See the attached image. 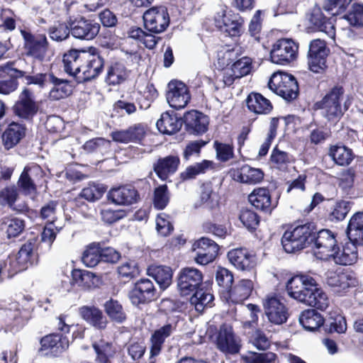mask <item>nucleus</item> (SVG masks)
Returning a JSON list of instances; mask_svg holds the SVG:
<instances>
[{"mask_svg": "<svg viewBox=\"0 0 363 363\" xmlns=\"http://www.w3.org/2000/svg\"><path fill=\"white\" fill-rule=\"evenodd\" d=\"M294 161V157L286 152L275 147L271 155V162L279 169H285Z\"/></svg>", "mask_w": 363, "mask_h": 363, "instance_id": "680f3d73", "label": "nucleus"}, {"mask_svg": "<svg viewBox=\"0 0 363 363\" xmlns=\"http://www.w3.org/2000/svg\"><path fill=\"white\" fill-rule=\"evenodd\" d=\"M83 66L81 76L77 77L79 83L89 81L96 77L101 73L104 67V59L98 54L85 51L82 58Z\"/></svg>", "mask_w": 363, "mask_h": 363, "instance_id": "dca6fc26", "label": "nucleus"}, {"mask_svg": "<svg viewBox=\"0 0 363 363\" xmlns=\"http://www.w3.org/2000/svg\"><path fill=\"white\" fill-rule=\"evenodd\" d=\"M176 330V324L168 323L156 330L151 337L150 363H153V358L157 356L162 350V345L166 338L169 337Z\"/></svg>", "mask_w": 363, "mask_h": 363, "instance_id": "5701e85b", "label": "nucleus"}, {"mask_svg": "<svg viewBox=\"0 0 363 363\" xmlns=\"http://www.w3.org/2000/svg\"><path fill=\"white\" fill-rule=\"evenodd\" d=\"M86 50H71L63 55L65 72L77 78L81 76L83 61Z\"/></svg>", "mask_w": 363, "mask_h": 363, "instance_id": "412c9836", "label": "nucleus"}, {"mask_svg": "<svg viewBox=\"0 0 363 363\" xmlns=\"http://www.w3.org/2000/svg\"><path fill=\"white\" fill-rule=\"evenodd\" d=\"M106 189L99 184H90L84 187L80 192L79 196L90 202H94L100 199Z\"/></svg>", "mask_w": 363, "mask_h": 363, "instance_id": "e2e57ef3", "label": "nucleus"}, {"mask_svg": "<svg viewBox=\"0 0 363 363\" xmlns=\"http://www.w3.org/2000/svg\"><path fill=\"white\" fill-rule=\"evenodd\" d=\"M79 312L81 317L94 328L102 330L106 327L107 319L98 308L84 306L79 308Z\"/></svg>", "mask_w": 363, "mask_h": 363, "instance_id": "cd10ccee", "label": "nucleus"}, {"mask_svg": "<svg viewBox=\"0 0 363 363\" xmlns=\"http://www.w3.org/2000/svg\"><path fill=\"white\" fill-rule=\"evenodd\" d=\"M200 206L213 211L219 207V199L216 192L214 191L213 184L211 182L204 183L201 186Z\"/></svg>", "mask_w": 363, "mask_h": 363, "instance_id": "c756f323", "label": "nucleus"}, {"mask_svg": "<svg viewBox=\"0 0 363 363\" xmlns=\"http://www.w3.org/2000/svg\"><path fill=\"white\" fill-rule=\"evenodd\" d=\"M213 162L209 160H203L201 162L196 163L194 165L188 167L180 174L182 180H189L194 179L197 175L203 174L211 167Z\"/></svg>", "mask_w": 363, "mask_h": 363, "instance_id": "6e6d98bb", "label": "nucleus"}, {"mask_svg": "<svg viewBox=\"0 0 363 363\" xmlns=\"http://www.w3.org/2000/svg\"><path fill=\"white\" fill-rule=\"evenodd\" d=\"M203 282V274L198 269L185 267L177 277V287L183 296L189 295L199 289Z\"/></svg>", "mask_w": 363, "mask_h": 363, "instance_id": "1a4fd4ad", "label": "nucleus"}, {"mask_svg": "<svg viewBox=\"0 0 363 363\" xmlns=\"http://www.w3.org/2000/svg\"><path fill=\"white\" fill-rule=\"evenodd\" d=\"M328 155L340 166L348 165L353 160L352 150L343 145H333L329 149Z\"/></svg>", "mask_w": 363, "mask_h": 363, "instance_id": "79ce46f5", "label": "nucleus"}, {"mask_svg": "<svg viewBox=\"0 0 363 363\" xmlns=\"http://www.w3.org/2000/svg\"><path fill=\"white\" fill-rule=\"evenodd\" d=\"M347 233L350 241L363 244V213H357L350 218Z\"/></svg>", "mask_w": 363, "mask_h": 363, "instance_id": "4c0bfd02", "label": "nucleus"}, {"mask_svg": "<svg viewBox=\"0 0 363 363\" xmlns=\"http://www.w3.org/2000/svg\"><path fill=\"white\" fill-rule=\"evenodd\" d=\"M253 282L250 279H242L228 291L229 298L235 303H242L251 294Z\"/></svg>", "mask_w": 363, "mask_h": 363, "instance_id": "72a5a7b5", "label": "nucleus"}, {"mask_svg": "<svg viewBox=\"0 0 363 363\" xmlns=\"http://www.w3.org/2000/svg\"><path fill=\"white\" fill-rule=\"evenodd\" d=\"M191 298V303L195 306L197 311L201 312L206 307H211L213 296L210 292L203 289H196Z\"/></svg>", "mask_w": 363, "mask_h": 363, "instance_id": "603ef678", "label": "nucleus"}, {"mask_svg": "<svg viewBox=\"0 0 363 363\" xmlns=\"http://www.w3.org/2000/svg\"><path fill=\"white\" fill-rule=\"evenodd\" d=\"M72 277L73 282L84 289H90L96 286L98 281L94 273L82 269H74Z\"/></svg>", "mask_w": 363, "mask_h": 363, "instance_id": "37998d69", "label": "nucleus"}, {"mask_svg": "<svg viewBox=\"0 0 363 363\" xmlns=\"http://www.w3.org/2000/svg\"><path fill=\"white\" fill-rule=\"evenodd\" d=\"M228 257L235 267L242 271L250 270L255 266V257L245 249H233L228 252Z\"/></svg>", "mask_w": 363, "mask_h": 363, "instance_id": "393cba45", "label": "nucleus"}, {"mask_svg": "<svg viewBox=\"0 0 363 363\" xmlns=\"http://www.w3.org/2000/svg\"><path fill=\"white\" fill-rule=\"evenodd\" d=\"M166 94L169 105L175 108H184L189 102L191 96L188 87L180 81H171L167 85Z\"/></svg>", "mask_w": 363, "mask_h": 363, "instance_id": "ddd939ff", "label": "nucleus"}, {"mask_svg": "<svg viewBox=\"0 0 363 363\" xmlns=\"http://www.w3.org/2000/svg\"><path fill=\"white\" fill-rule=\"evenodd\" d=\"M13 112L20 118L30 119L38 112V107L35 101L33 93L25 88L21 93L18 100L13 107Z\"/></svg>", "mask_w": 363, "mask_h": 363, "instance_id": "f3484780", "label": "nucleus"}, {"mask_svg": "<svg viewBox=\"0 0 363 363\" xmlns=\"http://www.w3.org/2000/svg\"><path fill=\"white\" fill-rule=\"evenodd\" d=\"M93 348L96 354V361L99 363H108L116 352V350L112 344L104 340L94 342L93 343Z\"/></svg>", "mask_w": 363, "mask_h": 363, "instance_id": "49530a36", "label": "nucleus"}, {"mask_svg": "<svg viewBox=\"0 0 363 363\" xmlns=\"http://www.w3.org/2000/svg\"><path fill=\"white\" fill-rule=\"evenodd\" d=\"M104 308L106 314L113 321L121 323L126 319L125 313L118 301L113 299L107 301L104 304Z\"/></svg>", "mask_w": 363, "mask_h": 363, "instance_id": "3c124183", "label": "nucleus"}, {"mask_svg": "<svg viewBox=\"0 0 363 363\" xmlns=\"http://www.w3.org/2000/svg\"><path fill=\"white\" fill-rule=\"evenodd\" d=\"M264 314L267 321H263L262 328L269 333L274 332V325L286 322L288 311L285 305L275 296H267L263 300Z\"/></svg>", "mask_w": 363, "mask_h": 363, "instance_id": "7ed1b4c3", "label": "nucleus"}, {"mask_svg": "<svg viewBox=\"0 0 363 363\" xmlns=\"http://www.w3.org/2000/svg\"><path fill=\"white\" fill-rule=\"evenodd\" d=\"M276 354L273 352H249L242 357L245 363H274Z\"/></svg>", "mask_w": 363, "mask_h": 363, "instance_id": "69168bd1", "label": "nucleus"}, {"mask_svg": "<svg viewBox=\"0 0 363 363\" xmlns=\"http://www.w3.org/2000/svg\"><path fill=\"white\" fill-rule=\"evenodd\" d=\"M1 314L6 316V321L9 323L11 320H14L17 324H21L23 319L28 318V311H21L18 303H11L9 307L1 311Z\"/></svg>", "mask_w": 363, "mask_h": 363, "instance_id": "8fccbe9b", "label": "nucleus"}, {"mask_svg": "<svg viewBox=\"0 0 363 363\" xmlns=\"http://www.w3.org/2000/svg\"><path fill=\"white\" fill-rule=\"evenodd\" d=\"M248 109L257 114H268L272 110L269 100L259 93H251L246 99Z\"/></svg>", "mask_w": 363, "mask_h": 363, "instance_id": "f704fd0d", "label": "nucleus"}, {"mask_svg": "<svg viewBox=\"0 0 363 363\" xmlns=\"http://www.w3.org/2000/svg\"><path fill=\"white\" fill-rule=\"evenodd\" d=\"M330 49L326 43L320 39H315L309 44L307 55L309 69L315 73H320L326 68V58Z\"/></svg>", "mask_w": 363, "mask_h": 363, "instance_id": "6e6552de", "label": "nucleus"}, {"mask_svg": "<svg viewBox=\"0 0 363 363\" xmlns=\"http://www.w3.org/2000/svg\"><path fill=\"white\" fill-rule=\"evenodd\" d=\"M18 272H20V269L17 267L13 257L9 256L6 259L0 260V283L5 278H11Z\"/></svg>", "mask_w": 363, "mask_h": 363, "instance_id": "bf43d9fd", "label": "nucleus"}, {"mask_svg": "<svg viewBox=\"0 0 363 363\" xmlns=\"http://www.w3.org/2000/svg\"><path fill=\"white\" fill-rule=\"evenodd\" d=\"M192 249L196 252V262L206 265L214 260L219 247L213 240L208 238H201L193 244Z\"/></svg>", "mask_w": 363, "mask_h": 363, "instance_id": "2eb2a0df", "label": "nucleus"}, {"mask_svg": "<svg viewBox=\"0 0 363 363\" xmlns=\"http://www.w3.org/2000/svg\"><path fill=\"white\" fill-rule=\"evenodd\" d=\"M6 233L8 238H15L19 235L24 229V221L20 218H13L4 222Z\"/></svg>", "mask_w": 363, "mask_h": 363, "instance_id": "338daca9", "label": "nucleus"}, {"mask_svg": "<svg viewBox=\"0 0 363 363\" xmlns=\"http://www.w3.org/2000/svg\"><path fill=\"white\" fill-rule=\"evenodd\" d=\"M137 190L130 185L121 186L111 189L108 194V199L120 206L132 205L139 200Z\"/></svg>", "mask_w": 363, "mask_h": 363, "instance_id": "6ab92c4d", "label": "nucleus"}, {"mask_svg": "<svg viewBox=\"0 0 363 363\" xmlns=\"http://www.w3.org/2000/svg\"><path fill=\"white\" fill-rule=\"evenodd\" d=\"M229 174L234 181L248 184H257L264 177V173L261 169L252 168L247 164L240 168L231 169Z\"/></svg>", "mask_w": 363, "mask_h": 363, "instance_id": "aec40b11", "label": "nucleus"}, {"mask_svg": "<svg viewBox=\"0 0 363 363\" xmlns=\"http://www.w3.org/2000/svg\"><path fill=\"white\" fill-rule=\"evenodd\" d=\"M170 194L166 184L159 186L155 189L153 204L160 210L164 209L169 202Z\"/></svg>", "mask_w": 363, "mask_h": 363, "instance_id": "052dcab7", "label": "nucleus"}, {"mask_svg": "<svg viewBox=\"0 0 363 363\" xmlns=\"http://www.w3.org/2000/svg\"><path fill=\"white\" fill-rule=\"evenodd\" d=\"M338 19H344L350 23H363V4H353L348 13L341 16Z\"/></svg>", "mask_w": 363, "mask_h": 363, "instance_id": "774afa93", "label": "nucleus"}, {"mask_svg": "<svg viewBox=\"0 0 363 363\" xmlns=\"http://www.w3.org/2000/svg\"><path fill=\"white\" fill-rule=\"evenodd\" d=\"M145 130L141 124H135L126 130L114 131L111 133L113 140L122 143L140 142L145 137Z\"/></svg>", "mask_w": 363, "mask_h": 363, "instance_id": "b1692460", "label": "nucleus"}, {"mask_svg": "<svg viewBox=\"0 0 363 363\" xmlns=\"http://www.w3.org/2000/svg\"><path fill=\"white\" fill-rule=\"evenodd\" d=\"M299 322L306 330L314 331L323 325L324 318L315 309H307L300 315Z\"/></svg>", "mask_w": 363, "mask_h": 363, "instance_id": "a19ab883", "label": "nucleus"}, {"mask_svg": "<svg viewBox=\"0 0 363 363\" xmlns=\"http://www.w3.org/2000/svg\"><path fill=\"white\" fill-rule=\"evenodd\" d=\"M182 123V120L175 114L165 112L162 114L156 125L160 132L163 134L172 135L181 129Z\"/></svg>", "mask_w": 363, "mask_h": 363, "instance_id": "2f4dec72", "label": "nucleus"}, {"mask_svg": "<svg viewBox=\"0 0 363 363\" xmlns=\"http://www.w3.org/2000/svg\"><path fill=\"white\" fill-rule=\"evenodd\" d=\"M351 104V99L345 94L344 89L340 86H335L316 105L328 121L335 122L342 118Z\"/></svg>", "mask_w": 363, "mask_h": 363, "instance_id": "f257e3e1", "label": "nucleus"}, {"mask_svg": "<svg viewBox=\"0 0 363 363\" xmlns=\"http://www.w3.org/2000/svg\"><path fill=\"white\" fill-rule=\"evenodd\" d=\"M264 330L262 328V324L259 328L248 333L249 341L258 350H264L270 345V342L266 335Z\"/></svg>", "mask_w": 363, "mask_h": 363, "instance_id": "4d7b16f0", "label": "nucleus"}, {"mask_svg": "<svg viewBox=\"0 0 363 363\" xmlns=\"http://www.w3.org/2000/svg\"><path fill=\"white\" fill-rule=\"evenodd\" d=\"M155 294L156 289L152 281L148 279H141L129 292V298L133 304L138 306L153 300Z\"/></svg>", "mask_w": 363, "mask_h": 363, "instance_id": "a211bd4d", "label": "nucleus"}, {"mask_svg": "<svg viewBox=\"0 0 363 363\" xmlns=\"http://www.w3.org/2000/svg\"><path fill=\"white\" fill-rule=\"evenodd\" d=\"M314 238V225L306 223L286 230L281 238V244L287 253H294L313 243Z\"/></svg>", "mask_w": 363, "mask_h": 363, "instance_id": "f03ea898", "label": "nucleus"}, {"mask_svg": "<svg viewBox=\"0 0 363 363\" xmlns=\"http://www.w3.org/2000/svg\"><path fill=\"white\" fill-rule=\"evenodd\" d=\"M330 300L328 295L321 288L318 287L316 282L315 287L313 289L312 294L309 296L306 305L325 311L328 308Z\"/></svg>", "mask_w": 363, "mask_h": 363, "instance_id": "a18cd8bd", "label": "nucleus"}, {"mask_svg": "<svg viewBox=\"0 0 363 363\" xmlns=\"http://www.w3.org/2000/svg\"><path fill=\"white\" fill-rule=\"evenodd\" d=\"M24 39L26 55L42 61L47 52L48 42L45 35H33L26 30H21Z\"/></svg>", "mask_w": 363, "mask_h": 363, "instance_id": "9d476101", "label": "nucleus"}, {"mask_svg": "<svg viewBox=\"0 0 363 363\" xmlns=\"http://www.w3.org/2000/svg\"><path fill=\"white\" fill-rule=\"evenodd\" d=\"M36 246V240L30 239L22 245L18 253V256L16 257H13L20 271L26 269L28 264H32L33 262Z\"/></svg>", "mask_w": 363, "mask_h": 363, "instance_id": "473e14b6", "label": "nucleus"}, {"mask_svg": "<svg viewBox=\"0 0 363 363\" xmlns=\"http://www.w3.org/2000/svg\"><path fill=\"white\" fill-rule=\"evenodd\" d=\"M298 46L289 39H280L273 45L270 52L273 63L284 65L294 60L297 55Z\"/></svg>", "mask_w": 363, "mask_h": 363, "instance_id": "9b49d317", "label": "nucleus"}, {"mask_svg": "<svg viewBox=\"0 0 363 363\" xmlns=\"http://www.w3.org/2000/svg\"><path fill=\"white\" fill-rule=\"evenodd\" d=\"M26 62L24 60H18L8 62L6 65L0 67V75L5 77L7 73L11 77L18 78L25 77L27 74L33 72V67H26Z\"/></svg>", "mask_w": 363, "mask_h": 363, "instance_id": "ea45409f", "label": "nucleus"}, {"mask_svg": "<svg viewBox=\"0 0 363 363\" xmlns=\"http://www.w3.org/2000/svg\"><path fill=\"white\" fill-rule=\"evenodd\" d=\"M326 283L329 286L335 288L337 292H340L354 286L355 280L347 273L329 271L326 274Z\"/></svg>", "mask_w": 363, "mask_h": 363, "instance_id": "7c9ffc66", "label": "nucleus"}, {"mask_svg": "<svg viewBox=\"0 0 363 363\" xmlns=\"http://www.w3.org/2000/svg\"><path fill=\"white\" fill-rule=\"evenodd\" d=\"M250 203L257 209L264 212H271L275 205L272 203V198L269 191L265 188H257L249 195Z\"/></svg>", "mask_w": 363, "mask_h": 363, "instance_id": "a878e982", "label": "nucleus"}, {"mask_svg": "<svg viewBox=\"0 0 363 363\" xmlns=\"http://www.w3.org/2000/svg\"><path fill=\"white\" fill-rule=\"evenodd\" d=\"M184 122L189 130L199 134L206 131L208 118L202 113L193 110L184 115Z\"/></svg>", "mask_w": 363, "mask_h": 363, "instance_id": "c85d7f7f", "label": "nucleus"}, {"mask_svg": "<svg viewBox=\"0 0 363 363\" xmlns=\"http://www.w3.org/2000/svg\"><path fill=\"white\" fill-rule=\"evenodd\" d=\"M315 283L316 281L311 276L296 275L287 281L286 289L290 297L306 304Z\"/></svg>", "mask_w": 363, "mask_h": 363, "instance_id": "423d86ee", "label": "nucleus"}, {"mask_svg": "<svg viewBox=\"0 0 363 363\" xmlns=\"http://www.w3.org/2000/svg\"><path fill=\"white\" fill-rule=\"evenodd\" d=\"M179 164V158L177 156L169 155L160 158L154 164L153 168L159 178L162 180H166L169 175L176 172Z\"/></svg>", "mask_w": 363, "mask_h": 363, "instance_id": "bb28decb", "label": "nucleus"}, {"mask_svg": "<svg viewBox=\"0 0 363 363\" xmlns=\"http://www.w3.org/2000/svg\"><path fill=\"white\" fill-rule=\"evenodd\" d=\"M144 23H169L167 10L164 6L153 7L143 14Z\"/></svg>", "mask_w": 363, "mask_h": 363, "instance_id": "864d4df0", "label": "nucleus"}, {"mask_svg": "<svg viewBox=\"0 0 363 363\" xmlns=\"http://www.w3.org/2000/svg\"><path fill=\"white\" fill-rule=\"evenodd\" d=\"M49 82L53 84L50 90V97L54 100H59L70 95L72 92V86L69 81L61 79L50 74Z\"/></svg>", "mask_w": 363, "mask_h": 363, "instance_id": "58836bf2", "label": "nucleus"}, {"mask_svg": "<svg viewBox=\"0 0 363 363\" xmlns=\"http://www.w3.org/2000/svg\"><path fill=\"white\" fill-rule=\"evenodd\" d=\"M24 135L23 128L17 123H11L3 135V139L8 148L16 145Z\"/></svg>", "mask_w": 363, "mask_h": 363, "instance_id": "5fc2aeb1", "label": "nucleus"}, {"mask_svg": "<svg viewBox=\"0 0 363 363\" xmlns=\"http://www.w3.org/2000/svg\"><path fill=\"white\" fill-rule=\"evenodd\" d=\"M99 29V24H78L71 28V33L76 38L91 40L98 34Z\"/></svg>", "mask_w": 363, "mask_h": 363, "instance_id": "09e8293b", "label": "nucleus"}, {"mask_svg": "<svg viewBox=\"0 0 363 363\" xmlns=\"http://www.w3.org/2000/svg\"><path fill=\"white\" fill-rule=\"evenodd\" d=\"M82 261L88 267H94L101 262L100 244L93 242L89 245L82 254Z\"/></svg>", "mask_w": 363, "mask_h": 363, "instance_id": "de8ad7c7", "label": "nucleus"}, {"mask_svg": "<svg viewBox=\"0 0 363 363\" xmlns=\"http://www.w3.org/2000/svg\"><path fill=\"white\" fill-rule=\"evenodd\" d=\"M69 345L68 338L60 334L53 333L40 340V352L50 357H58L66 351Z\"/></svg>", "mask_w": 363, "mask_h": 363, "instance_id": "4468645a", "label": "nucleus"}, {"mask_svg": "<svg viewBox=\"0 0 363 363\" xmlns=\"http://www.w3.org/2000/svg\"><path fill=\"white\" fill-rule=\"evenodd\" d=\"M357 245L350 240L343 245L341 250L338 248L336 250L335 249L330 258H333V260L337 264L352 265L358 259Z\"/></svg>", "mask_w": 363, "mask_h": 363, "instance_id": "4be33fe9", "label": "nucleus"}, {"mask_svg": "<svg viewBox=\"0 0 363 363\" xmlns=\"http://www.w3.org/2000/svg\"><path fill=\"white\" fill-rule=\"evenodd\" d=\"M129 76V71L121 62H115L107 69L106 82L109 85H118L124 82Z\"/></svg>", "mask_w": 363, "mask_h": 363, "instance_id": "c9c22d12", "label": "nucleus"}, {"mask_svg": "<svg viewBox=\"0 0 363 363\" xmlns=\"http://www.w3.org/2000/svg\"><path fill=\"white\" fill-rule=\"evenodd\" d=\"M315 245L314 254L320 259H328L335 251L336 240L334 234L329 230H321L316 233L313 241Z\"/></svg>", "mask_w": 363, "mask_h": 363, "instance_id": "f8f14e48", "label": "nucleus"}, {"mask_svg": "<svg viewBox=\"0 0 363 363\" xmlns=\"http://www.w3.org/2000/svg\"><path fill=\"white\" fill-rule=\"evenodd\" d=\"M217 349L225 354H236L241 348V340L230 324L223 323L215 334L214 340Z\"/></svg>", "mask_w": 363, "mask_h": 363, "instance_id": "39448f33", "label": "nucleus"}, {"mask_svg": "<svg viewBox=\"0 0 363 363\" xmlns=\"http://www.w3.org/2000/svg\"><path fill=\"white\" fill-rule=\"evenodd\" d=\"M268 86L287 101L296 99L298 94V82L293 75L288 73L279 72L273 74Z\"/></svg>", "mask_w": 363, "mask_h": 363, "instance_id": "20e7f679", "label": "nucleus"}, {"mask_svg": "<svg viewBox=\"0 0 363 363\" xmlns=\"http://www.w3.org/2000/svg\"><path fill=\"white\" fill-rule=\"evenodd\" d=\"M213 20L216 23H239L240 17L231 11H228L225 6L215 8Z\"/></svg>", "mask_w": 363, "mask_h": 363, "instance_id": "0e129e2a", "label": "nucleus"}, {"mask_svg": "<svg viewBox=\"0 0 363 363\" xmlns=\"http://www.w3.org/2000/svg\"><path fill=\"white\" fill-rule=\"evenodd\" d=\"M39 170L40 167L35 164L24 168L18 179V185L25 194H31L35 193L36 186L31 179V175Z\"/></svg>", "mask_w": 363, "mask_h": 363, "instance_id": "c03bdc74", "label": "nucleus"}, {"mask_svg": "<svg viewBox=\"0 0 363 363\" xmlns=\"http://www.w3.org/2000/svg\"><path fill=\"white\" fill-rule=\"evenodd\" d=\"M147 274L152 277L160 285L165 289L172 283V270L170 267L162 265H152L147 269Z\"/></svg>", "mask_w": 363, "mask_h": 363, "instance_id": "e433bc0d", "label": "nucleus"}, {"mask_svg": "<svg viewBox=\"0 0 363 363\" xmlns=\"http://www.w3.org/2000/svg\"><path fill=\"white\" fill-rule=\"evenodd\" d=\"M352 0H325L323 9L328 16H338L345 11Z\"/></svg>", "mask_w": 363, "mask_h": 363, "instance_id": "13d9d810", "label": "nucleus"}, {"mask_svg": "<svg viewBox=\"0 0 363 363\" xmlns=\"http://www.w3.org/2000/svg\"><path fill=\"white\" fill-rule=\"evenodd\" d=\"M169 24H143V27L133 26L128 34L133 39L141 42L147 48L153 49L160 38L156 35L164 32Z\"/></svg>", "mask_w": 363, "mask_h": 363, "instance_id": "0eeeda50", "label": "nucleus"}]
</instances>
